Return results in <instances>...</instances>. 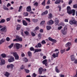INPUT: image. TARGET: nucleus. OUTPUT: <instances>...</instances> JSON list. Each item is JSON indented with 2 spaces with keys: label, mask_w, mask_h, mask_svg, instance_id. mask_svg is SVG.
<instances>
[{
  "label": "nucleus",
  "mask_w": 77,
  "mask_h": 77,
  "mask_svg": "<svg viewBox=\"0 0 77 77\" xmlns=\"http://www.w3.org/2000/svg\"><path fill=\"white\" fill-rule=\"evenodd\" d=\"M67 12L69 14H72V15L73 16L75 15V10H71V8L70 6H68L67 7Z\"/></svg>",
  "instance_id": "obj_1"
},
{
  "label": "nucleus",
  "mask_w": 77,
  "mask_h": 77,
  "mask_svg": "<svg viewBox=\"0 0 77 77\" xmlns=\"http://www.w3.org/2000/svg\"><path fill=\"white\" fill-rule=\"evenodd\" d=\"M14 46L15 47L17 50H19L20 49V48H22V45H20L19 43H16L14 45Z\"/></svg>",
  "instance_id": "obj_2"
},
{
  "label": "nucleus",
  "mask_w": 77,
  "mask_h": 77,
  "mask_svg": "<svg viewBox=\"0 0 77 77\" xmlns=\"http://www.w3.org/2000/svg\"><path fill=\"white\" fill-rule=\"evenodd\" d=\"M69 23L70 24L72 25V24H75V25H77V21L75 19H73L72 20H70L69 21Z\"/></svg>",
  "instance_id": "obj_3"
},
{
  "label": "nucleus",
  "mask_w": 77,
  "mask_h": 77,
  "mask_svg": "<svg viewBox=\"0 0 77 77\" xmlns=\"http://www.w3.org/2000/svg\"><path fill=\"white\" fill-rule=\"evenodd\" d=\"M61 33H62L63 35H66V33H67V30H66V28H65V27H64L63 29L61 30Z\"/></svg>",
  "instance_id": "obj_4"
},
{
  "label": "nucleus",
  "mask_w": 77,
  "mask_h": 77,
  "mask_svg": "<svg viewBox=\"0 0 77 77\" xmlns=\"http://www.w3.org/2000/svg\"><path fill=\"white\" fill-rule=\"evenodd\" d=\"M13 55L15 57V59L16 60H18V59H19V56L18 55L17 53L14 52L13 53Z\"/></svg>",
  "instance_id": "obj_5"
},
{
  "label": "nucleus",
  "mask_w": 77,
  "mask_h": 77,
  "mask_svg": "<svg viewBox=\"0 0 77 77\" xmlns=\"http://www.w3.org/2000/svg\"><path fill=\"white\" fill-rule=\"evenodd\" d=\"M0 31H1V32H2L6 33V32H7V29L6 28V27H4L0 29Z\"/></svg>",
  "instance_id": "obj_6"
},
{
  "label": "nucleus",
  "mask_w": 77,
  "mask_h": 77,
  "mask_svg": "<svg viewBox=\"0 0 77 77\" xmlns=\"http://www.w3.org/2000/svg\"><path fill=\"white\" fill-rule=\"evenodd\" d=\"M70 57L71 58V61L72 62H74V60H75V55H71L70 56Z\"/></svg>",
  "instance_id": "obj_7"
},
{
  "label": "nucleus",
  "mask_w": 77,
  "mask_h": 77,
  "mask_svg": "<svg viewBox=\"0 0 77 77\" xmlns=\"http://www.w3.org/2000/svg\"><path fill=\"white\" fill-rule=\"evenodd\" d=\"M8 60L9 62H12L14 61L15 60L14 59V57H11V58L8 59Z\"/></svg>",
  "instance_id": "obj_8"
},
{
  "label": "nucleus",
  "mask_w": 77,
  "mask_h": 77,
  "mask_svg": "<svg viewBox=\"0 0 77 77\" xmlns=\"http://www.w3.org/2000/svg\"><path fill=\"white\" fill-rule=\"evenodd\" d=\"M59 52H58V53H56V54L54 53L53 54V57L54 58H56V57H58V55H59Z\"/></svg>",
  "instance_id": "obj_9"
},
{
  "label": "nucleus",
  "mask_w": 77,
  "mask_h": 77,
  "mask_svg": "<svg viewBox=\"0 0 77 77\" xmlns=\"http://www.w3.org/2000/svg\"><path fill=\"white\" fill-rule=\"evenodd\" d=\"M42 63L43 64H45V65L46 66H47L48 65V62H47V60L45 59L42 62Z\"/></svg>",
  "instance_id": "obj_10"
},
{
  "label": "nucleus",
  "mask_w": 77,
  "mask_h": 77,
  "mask_svg": "<svg viewBox=\"0 0 77 77\" xmlns=\"http://www.w3.org/2000/svg\"><path fill=\"white\" fill-rule=\"evenodd\" d=\"M54 22L55 23L56 25H57L59 23V20H58L57 18H56L55 19Z\"/></svg>",
  "instance_id": "obj_11"
},
{
  "label": "nucleus",
  "mask_w": 77,
  "mask_h": 77,
  "mask_svg": "<svg viewBox=\"0 0 77 77\" xmlns=\"http://www.w3.org/2000/svg\"><path fill=\"white\" fill-rule=\"evenodd\" d=\"M26 11L27 12H30L32 11V9H31V7H30V6H29L27 7Z\"/></svg>",
  "instance_id": "obj_12"
},
{
  "label": "nucleus",
  "mask_w": 77,
  "mask_h": 77,
  "mask_svg": "<svg viewBox=\"0 0 77 77\" xmlns=\"http://www.w3.org/2000/svg\"><path fill=\"white\" fill-rule=\"evenodd\" d=\"M43 70V69H42V67H40L39 69V74H42V72Z\"/></svg>",
  "instance_id": "obj_13"
},
{
  "label": "nucleus",
  "mask_w": 77,
  "mask_h": 77,
  "mask_svg": "<svg viewBox=\"0 0 77 77\" xmlns=\"http://www.w3.org/2000/svg\"><path fill=\"white\" fill-rule=\"evenodd\" d=\"M54 23V21L51 20L48 22L47 24L48 25H51V24H53Z\"/></svg>",
  "instance_id": "obj_14"
},
{
  "label": "nucleus",
  "mask_w": 77,
  "mask_h": 77,
  "mask_svg": "<svg viewBox=\"0 0 77 77\" xmlns=\"http://www.w3.org/2000/svg\"><path fill=\"white\" fill-rule=\"evenodd\" d=\"M5 60L2 59L1 60V62L0 63V65H5Z\"/></svg>",
  "instance_id": "obj_15"
},
{
  "label": "nucleus",
  "mask_w": 77,
  "mask_h": 77,
  "mask_svg": "<svg viewBox=\"0 0 77 77\" xmlns=\"http://www.w3.org/2000/svg\"><path fill=\"white\" fill-rule=\"evenodd\" d=\"M22 23L24 26H27V23L26 22V21L23 20L22 21Z\"/></svg>",
  "instance_id": "obj_16"
},
{
  "label": "nucleus",
  "mask_w": 77,
  "mask_h": 77,
  "mask_svg": "<svg viewBox=\"0 0 77 77\" xmlns=\"http://www.w3.org/2000/svg\"><path fill=\"white\" fill-rule=\"evenodd\" d=\"M5 41V39L3 38L1 39L0 41V45L2 44L3 43H4Z\"/></svg>",
  "instance_id": "obj_17"
},
{
  "label": "nucleus",
  "mask_w": 77,
  "mask_h": 77,
  "mask_svg": "<svg viewBox=\"0 0 77 77\" xmlns=\"http://www.w3.org/2000/svg\"><path fill=\"white\" fill-rule=\"evenodd\" d=\"M71 45V42H68L66 45V47H69Z\"/></svg>",
  "instance_id": "obj_18"
},
{
  "label": "nucleus",
  "mask_w": 77,
  "mask_h": 77,
  "mask_svg": "<svg viewBox=\"0 0 77 77\" xmlns=\"http://www.w3.org/2000/svg\"><path fill=\"white\" fill-rule=\"evenodd\" d=\"M61 2V0H56V1L55 2V4H59V3H60Z\"/></svg>",
  "instance_id": "obj_19"
},
{
  "label": "nucleus",
  "mask_w": 77,
  "mask_h": 77,
  "mask_svg": "<svg viewBox=\"0 0 77 77\" xmlns=\"http://www.w3.org/2000/svg\"><path fill=\"white\" fill-rule=\"evenodd\" d=\"M48 14V11H46L42 13L41 15H46V14Z\"/></svg>",
  "instance_id": "obj_20"
},
{
  "label": "nucleus",
  "mask_w": 77,
  "mask_h": 77,
  "mask_svg": "<svg viewBox=\"0 0 77 77\" xmlns=\"http://www.w3.org/2000/svg\"><path fill=\"white\" fill-rule=\"evenodd\" d=\"M10 75V74L8 72H6L5 74V76H6V77H8L9 75Z\"/></svg>",
  "instance_id": "obj_21"
},
{
  "label": "nucleus",
  "mask_w": 77,
  "mask_h": 77,
  "mask_svg": "<svg viewBox=\"0 0 77 77\" xmlns=\"http://www.w3.org/2000/svg\"><path fill=\"white\" fill-rule=\"evenodd\" d=\"M13 46H14V43H11L10 45L8 46V47L10 49H11L13 47Z\"/></svg>",
  "instance_id": "obj_22"
},
{
  "label": "nucleus",
  "mask_w": 77,
  "mask_h": 77,
  "mask_svg": "<svg viewBox=\"0 0 77 77\" xmlns=\"http://www.w3.org/2000/svg\"><path fill=\"white\" fill-rule=\"evenodd\" d=\"M38 21V19H32V21H33V22H34V23H37Z\"/></svg>",
  "instance_id": "obj_23"
},
{
  "label": "nucleus",
  "mask_w": 77,
  "mask_h": 77,
  "mask_svg": "<svg viewBox=\"0 0 77 77\" xmlns=\"http://www.w3.org/2000/svg\"><path fill=\"white\" fill-rule=\"evenodd\" d=\"M18 26L16 28V30H19L20 29L21 26V25H18Z\"/></svg>",
  "instance_id": "obj_24"
},
{
  "label": "nucleus",
  "mask_w": 77,
  "mask_h": 77,
  "mask_svg": "<svg viewBox=\"0 0 77 77\" xmlns=\"http://www.w3.org/2000/svg\"><path fill=\"white\" fill-rule=\"evenodd\" d=\"M1 56L3 58H5V57H6V54H1Z\"/></svg>",
  "instance_id": "obj_25"
},
{
  "label": "nucleus",
  "mask_w": 77,
  "mask_h": 77,
  "mask_svg": "<svg viewBox=\"0 0 77 77\" xmlns=\"http://www.w3.org/2000/svg\"><path fill=\"white\" fill-rule=\"evenodd\" d=\"M46 28L47 29V30H49L51 29V27L50 26H47L46 27Z\"/></svg>",
  "instance_id": "obj_26"
},
{
  "label": "nucleus",
  "mask_w": 77,
  "mask_h": 77,
  "mask_svg": "<svg viewBox=\"0 0 77 77\" xmlns=\"http://www.w3.org/2000/svg\"><path fill=\"white\" fill-rule=\"evenodd\" d=\"M5 20L4 19H2L0 21V23H4L5 22Z\"/></svg>",
  "instance_id": "obj_27"
},
{
  "label": "nucleus",
  "mask_w": 77,
  "mask_h": 77,
  "mask_svg": "<svg viewBox=\"0 0 77 77\" xmlns=\"http://www.w3.org/2000/svg\"><path fill=\"white\" fill-rule=\"evenodd\" d=\"M28 54L29 57H31L32 56V53L30 51L28 52Z\"/></svg>",
  "instance_id": "obj_28"
},
{
  "label": "nucleus",
  "mask_w": 77,
  "mask_h": 77,
  "mask_svg": "<svg viewBox=\"0 0 77 77\" xmlns=\"http://www.w3.org/2000/svg\"><path fill=\"white\" fill-rule=\"evenodd\" d=\"M55 70H56V72H60L59 70V69H57V66L56 67Z\"/></svg>",
  "instance_id": "obj_29"
},
{
  "label": "nucleus",
  "mask_w": 77,
  "mask_h": 77,
  "mask_svg": "<svg viewBox=\"0 0 77 77\" xmlns=\"http://www.w3.org/2000/svg\"><path fill=\"white\" fill-rule=\"evenodd\" d=\"M38 3L37 2H35L34 3V6H38Z\"/></svg>",
  "instance_id": "obj_30"
},
{
  "label": "nucleus",
  "mask_w": 77,
  "mask_h": 77,
  "mask_svg": "<svg viewBox=\"0 0 77 77\" xmlns=\"http://www.w3.org/2000/svg\"><path fill=\"white\" fill-rule=\"evenodd\" d=\"M23 59L24 60V61L25 62H28V59L26 58H24Z\"/></svg>",
  "instance_id": "obj_31"
},
{
  "label": "nucleus",
  "mask_w": 77,
  "mask_h": 77,
  "mask_svg": "<svg viewBox=\"0 0 77 77\" xmlns=\"http://www.w3.org/2000/svg\"><path fill=\"white\" fill-rule=\"evenodd\" d=\"M28 15H29V14H28V12L24 13L23 14V15L24 16H28Z\"/></svg>",
  "instance_id": "obj_32"
},
{
  "label": "nucleus",
  "mask_w": 77,
  "mask_h": 77,
  "mask_svg": "<svg viewBox=\"0 0 77 77\" xmlns=\"http://www.w3.org/2000/svg\"><path fill=\"white\" fill-rule=\"evenodd\" d=\"M22 9V6H20L19 8V10H18V12H21Z\"/></svg>",
  "instance_id": "obj_33"
},
{
  "label": "nucleus",
  "mask_w": 77,
  "mask_h": 77,
  "mask_svg": "<svg viewBox=\"0 0 77 77\" xmlns=\"http://www.w3.org/2000/svg\"><path fill=\"white\" fill-rule=\"evenodd\" d=\"M42 5L43 6H45V0H44L43 2L42 3Z\"/></svg>",
  "instance_id": "obj_34"
},
{
  "label": "nucleus",
  "mask_w": 77,
  "mask_h": 77,
  "mask_svg": "<svg viewBox=\"0 0 77 77\" xmlns=\"http://www.w3.org/2000/svg\"><path fill=\"white\" fill-rule=\"evenodd\" d=\"M24 70H25V71L26 72V73H29V70H28V69H24Z\"/></svg>",
  "instance_id": "obj_35"
},
{
  "label": "nucleus",
  "mask_w": 77,
  "mask_h": 77,
  "mask_svg": "<svg viewBox=\"0 0 77 77\" xmlns=\"http://www.w3.org/2000/svg\"><path fill=\"white\" fill-rule=\"evenodd\" d=\"M10 66L11 69H13V68L14 67V65L13 64H11L10 65Z\"/></svg>",
  "instance_id": "obj_36"
},
{
  "label": "nucleus",
  "mask_w": 77,
  "mask_h": 77,
  "mask_svg": "<svg viewBox=\"0 0 77 77\" xmlns=\"http://www.w3.org/2000/svg\"><path fill=\"white\" fill-rule=\"evenodd\" d=\"M48 15H49L48 18H51L52 17V14H51V13H50Z\"/></svg>",
  "instance_id": "obj_37"
},
{
  "label": "nucleus",
  "mask_w": 77,
  "mask_h": 77,
  "mask_svg": "<svg viewBox=\"0 0 77 77\" xmlns=\"http://www.w3.org/2000/svg\"><path fill=\"white\" fill-rule=\"evenodd\" d=\"M38 37L39 39H41V35L39 33L38 35Z\"/></svg>",
  "instance_id": "obj_38"
},
{
  "label": "nucleus",
  "mask_w": 77,
  "mask_h": 77,
  "mask_svg": "<svg viewBox=\"0 0 77 77\" xmlns=\"http://www.w3.org/2000/svg\"><path fill=\"white\" fill-rule=\"evenodd\" d=\"M24 33L25 35H28L29 34V33L28 31H25L24 32Z\"/></svg>",
  "instance_id": "obj_39"
},
{
  "label": "nucleus",
  "mask_w": 77,
  "mask_h": 77,
  "mask_svg": "<svg viewBox=\"0 0 77 77\" xmlns=\"http://www.w3.org/2000/svg\"><path fill=\"white\" fill-rule=\"evenodd\" d=\"M38 48H40V47H41V44L40 43H38Z\"/></svg>",
  "instance_id": "obj_40"
},
{
  "label": "nucleus",
  "mask_w": 77,
  "mask_h": 77,
  "mask_svg": "<svg viewBox=\"0 0 77 77\" xmlns=\"http://www.w3.org/2000/svg\"><path fill=\"white\" fill-rule=\"evenodd\" d=\"M25 20L27 21H29V23H30V18H26Z\"/></svg>",
  "instance_id": "obj_41"
},
{
  "label": "nucleus",
  "mask_w": 77,
  "mask_h": 77,
  "mask_svg": "<svg viewBox=\"0 0 77 77\" xmlns=\"http://www.w3.org/2000/svg\"><path fill=\"white\" fill-rule=\"evenodd\" d=\"M30 50L31 51H34L35 50V49L34 48L32 47H31L30 48Z\"/></svg>",
  "instance_id": "obj_42"
},
{
  "label": "nucleus",
  "mask_w": 77,
  "mask_h": 77,
  "mask_svg": "<svg viewBox=\"0 0 77 77\" xmlns=\"http://www.w3.org/2000/svg\"><path fill=\"white\" fill-rule=\"evenodd\" d=\"M45 23V21H42L40 23L41 25H43Z\"/></svg>",
  "instance_id": "obj_43"
},
{
  "label": "nucleus",
  "mask_w": 77,
  "mask_h": 77,
  "mask_svg": "<svg viewBox=\"0 0 77 77\" xmlns=\"http://www.w3.org/2000/svg\"><path fill=\"white\" fill-rule=\"evenodd\" d=\"M25 67L24 65H23L21 67H20V69H24Z\"/></svg>",
  "instance_id": "obj_44"
},
{
  "label": "nucleus",
  "mask_w": 77,
  "mask_h": 77,
  "mask_svg": "<svg viewBox=\"0 0 77 77\" xmlns=\"http://www.w3.org/2000/svg\"><path fill=\"white\" fill-rule=\"evenodd\" d=\"M21 33L22 36H24V35L23 34V30H22L21 31Z\"/></svg>",
  "instance_id": "obj_45"
},
{
  "label": "nucleus",
  "mask_w": 77,
  "mask_h": 77,
  "mask_svg": "<svg viewBox=\"0 0 77 77\" xmlns=\"http://www.w3.org/2000/svg\"><path fill=\"white\" fill-rule=\"evenodd\" d=\"M37 75L35 74V73H33L32 75V77H36Z\"/></svg>",
  "instance_id": "obj_46"
},
{
  "label": "nucleus",
  "mask_w": 77,
  "mask_h": 77,
  "mask_svg": "<svg viewBox=\"0 0 77 77\" xmlns=\"http://www.w3.org/2000/svg\"><path fill=\"white\" fill-rule=\"evenodd\" d=\"M73 8H77V5L75 4L73 5Z\"/></svg>",
  "instance_id": "obj_47"
},
{
  "label": "nucleus",
  "mask_w": 77,
  "mask_h": 77,
  "mask_svg": "<svg viewBox=\"0 0 77 77\" xmlns=\"http://www.w3.org/2000/svg\"><path fill=\"white\" fill-rule=\"evenodd\" d=\"M53 39L51 38V37H49L48 38V39L50 41H53Z\"/></svg>",
  "instance_id": "obj_48"
},
{
  "label": "nucleus",
  "mask_w": 77,
  "mask_h": 77,
  "mask_svg": "<svg viewBox=\"0 0 77 77\" xmlns=\"http://www.w3.org/2000/svg\"><path fill=\"white\" fill-rule=\"evenodd\" d=\"M6 40L7 41L9 42L10 41V38L9 37H8L6 38Z\"/></svg>",
  "instance_id": "obj_49"
},
{
  "label": "nucleus",
  "mask_w": 77,
  "mask_h": 77,
  "mask_svg": "<svg viewBox=\"0 0 77 77\" xmlns=\"http://www.w3.org/2000/svg\"><path fill=\"white\" fill-rule=\"evenodd\" d=\"M72 2V0H69V5H71Z\"/></svg>",
  "instance_id": "obj_50"
},
{
  "label": "nucleus",
  "mask_w": 77,
  "mask_h": 77,
  "mask_svg": "<svg viewBox=\"0 0 77 77\" xmlns=\"http://www.w3.org/2000/svg\"><path fill=\"white\" fill-rule=\"evenodd\" d=\"M21 56L22 57H24L25 55L23 53V52H22Z\"/></svg>",
  "instance_id": "obj_51"
},
{
  "label": "nucleus",
  "mask_w": 77,
  "mask_h": 77,
  "mask_svg": "<svg viewBox=\"0 0 77 77\" xmlns=\"http://www.w3.org/2000/svg\"><path fill=\"white\" fill-rule=\"evenodd\" d=\"M42 44H46V42H45V40H43L42 42Z\"/></svg>",
  "instance_id": "obj_52"
},
{
  "label": "nucleus",
  "mask_w": 77,
  "mask_h": 77,
  "mask_svg": "<svg viewBox=\"0 0 77 77\" xmlns=\"http://www.w3.org/2000/svg\"><path fill=\"white\" fill-rule=\"evenodd\" d=\"M31 35H32V36H35V34L33 32H31Z\"/></svg>",
  "instance_id": "obj_53"
},
{
  "label": "nucleus",
  "mask_w": 77,
  "mask_h": 77,
  "mask_svg": "<svg viewBox=\"0 0 77 77\" xmlns=\"http://www.w3.org/2000/svg\"><path fill=\"white\" fill-rule=\"evenodd\" d=\"M62 26H59L58 27V30H61L62 29Z\"/></svg>",
  "instance_id": "obj_54"
},
{
  "label": "nucleus",
  "mask_w": 77,
  "mask_h": 77,
  "mask_svg": "<svg viewBox=\"0 0 77 77\" xmlns=\"http://www.w3.org/2000/svg\"><path fill=\"white\" fill-rule=\"evenodd\" d=\"M60 52H61V53H62V54L64 52H65V50H61Z\"/></svg>",
  "instance_id": "obj_55"
},
{
  "label": "nucleus",
  "mask_w": 77,
  "mask_h": 77,
  "mask_svg": "<svg viewBox=\"0 0 77 77\" xmlns=\"http://www.w3.org/2000/svg\"><path fill=\"white\" fill-rule=\"evenodd\" d=\"M53 42L56 43V40L54 39H53L52 41Z\"/></svg>",
  "instance_id": "obj_56"
},
{
  "label": "nucleus",
  "mask_w": 77,
  "mask_h": 77,
  "mask_svg": "<svg viewBox=\"0 0 77 77\" xmlns=\"http://www.w3.org/2000/svg\"><path fill=\"white\" fill-rule=\"evenodd\" d=\"M19 41H22L23 40L22 39V38H19V39H18Z\"/></svg>",
  "instance_id": "obj_57"
},
{
  "label": "nucleus",
  "mask_w": 77,
  "mask_h": 77,
  "mask_svg": "<svg viewBox=\"0 0 77 77\" xmlns=\"http://www.w3.org/2000/svg\"><path fill=\"white\" fill-rule=\"evenodd\" d=\"M6 21H10V18H7L6 19Z\"/></svg>",
  "instance_id": "obj_58"
},
{
  "label": "nucleus",
  "mask_w": 77,
  "mask_h": 77,
  "mask_svg": "<svg viewBox=\"0 0 77 77\" xmlns=\"http://www.w3.org/2000/svg\"><path fill=\"white\" fill-rule=\"evenodd\" d=\"M74 61L75 63H77V60L76 59V58L75 60Z\"/></svg>",
  "instance_id": "obj_59"
},
{
  "label": "nucleus",
  "mask_w": 77,
  "mask_h": 77,
  "mask_svg": "<svg viewBox=\"0 0 77 77\" xmlns=\"http://www.w3.org/2000/svg\"><path fill=\"white\" fill-rule=\"evenodd\" d=\"M7 7H9V6H11V4L9 3H8L7 5Z\"/></svg>",
  "instance_id": "obj_60"
},
{
  "label": "nucleus",
  "mask_w": 77,
  "mask_h": 77,
  "mask_svg": "<svg viewBox=\"0 0 77 77\" xmlns=\"http://www.w3.org/2000/svg\"><path fill=\"white\" fill-rule=\"evenodd\" d=\"M35 29L36 30H39V27L37 26V27H36Z\"/></svg>",
  "instance_id": "obj_61"
},
{
  "label": "nucleus",
  "mask_w": 77,
  "mask_h": 77,
  "mask_svg": "<svg viewBox=\"0 0 77 77\" xmlns=\"http://www.w3.org/2000/svg\"><path fill=\"white\" fill-rule=\"evenodd\" d=\"M70 49V47H69L66 50V51H69V50Z\"/></svg>",
  "instance_id": "obj_62"
},
{
  "label": "nucleus",
  "mask_w": 77,
  "mask_h": 77,
  "mask_svg": "<svg viewBox=\"0 0 77 77\" xmlns=\"http://www.w3.org/2000/svg\"><path fill=\"white\" fill-rule=\"evenodd\" d=\"M7 68L8 69V68H10V65H8L7 66Z\"/></svg>",
  "instance_id": "obj_63"
},
{
  "label": "nucleus",
  "mask_w": 77,
  "mask_h": 77,
  "mask_svg": "<svg viewBox=\"0 0 77 77\" xmlns=\"http://www.w3.org/2000/svg\"><path fill=\"white\" fill-rule=\"evenodd\" d=\"M38 77H47L46 76H39Z\"/></svg>",
  "instance_id": "obj_64"
}]
</instances>
